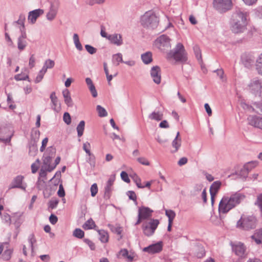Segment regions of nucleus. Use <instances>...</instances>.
<instances>
[{"label": "nucleus", "instance_id": "57", "mask_svg": "<svg viewBox=\"0 0 262 262\" xmlns=\"http://www.w3.org/2000/svg\"><path fill=\"white\" fill-rule=\"evenodd\" d=\"M45 182L43 180H41V179L40 178H38V180L36 184L37 188L38 190L42 189L45 186Z\"/></svg>", "mask_w": 262, "mask_h": 262}, {"label": "nucleus", "instance_id": "45", "mask_svg": "<svg viewBox=\"0 0 262 262\" xmlns=\"http://www.w3.org/2000/svg\"><path fill=\"white\" fill-rule=\"evenodd\" d=\"M29 242L30 245V247L31 248V252L33 253L34 252V246L33 244L36 242V240L35 238V236L33 234H31L29 235L28 238Z\"/></svg>", "mask_w": 262, "mask_h": 262}, {"label": "nucleus", "instance_id": "1", "mask_svg": "<svg viewBox=\"0 0 262 262\" xmlns=\"http://www.w3.org/2000/svg\"><path fill=\"white\" fill-rule=\"evenodd\" d=\"M250 20L249 13L243 8L236 6L229 21L231 31L234 34L244 33L247 30Z\"/></svg>", "mask_w": 262, "mask_h": 262}, {"label": "nucleus", "instance_id": "24", "mask_svg": "<svg viewBox=\"0 0 262 262\" xmlns=\"http://www.w3.org/2000/svg\"><path fill=\"white\" fill-rule=\"evenodd\" d=\"M247 165H244L243 167L239 171H236L230 176L234 174L238 175L240 178H243L245 180H246L249 173L248 169L247 168Z\"/></svg>", "mask_w": 262, "mask_h": 262}, {"label": "nucleus", "instance_id": "10", "mask_svg": "<svg viewBox=\"0 0 262 262\" xmlns=\"http://www.w3.org/2000/svg\"><path fill=\"white\" fill-rule=\"evenodd\" d=\"M166 58L172 64L180 61V42L177 43L176 47L167 53Z\"/></svg>", "mask_w": 262, "mask_h": 262}, {"label": "nucleus", "instance_id": "39", "mask_svg": "<svg viewBox=\"0 0 262 262\" xmlns=\"http://www.w3.org/2000/svg\"><path fill=\"white\" fill-rule=\"evenodd\" d=\"M96 110L98 112L99 116L100 117H106L107 115V113L105 109L100 105L97 106Z\"/></svg>", "mask_w": 262, "mask_h": 262}, {"label": "nucleus", "instance_id": "22", "mask_svg": "<svg viewBox=\"0 0 262 262\" xmlns=\"http://www.w3.org/2000/svg\"><path fill=\"white\" fill-rule=\"evenodd\" d=\"M62 95L64 98L65 103L69 106L72 107L73 105V102L71 97L70 92L67 89L62 91Z\"/></svg>", "mask_w": 262, "mask_h": 262}, {"label": "nucleus", "instance_id": "33", "mask_svg": "<svg viewBox=\"0 0 262 262\" xmlns=\"http://www.w3.org/2000/svg\"><path fill=\"white\" fill-rule=\"evenodd\" d=\"M112 61L116 66H118L120 62H123L122 55L121 53H117L113 55Z\"/></svg>", "mask_w": 262, "mask_h": 262}, {"label": "nucleus", "instance_id": "41", "mask_svg": "<svg viewBox=\"0 0 262 262\" xmlns=\"http://www.w3.org/2000/svg\"><path fill=\"white\" fill-rule=\"evenodd\" d=\"M56 153V149L53 146L48 147L44 154L45 155L49 156L52 158L55 156Z\"/></svg>", "mask_w": 262, "mask_h": 262}, {"label": "nucleus", "instance_id": "60", "mask_svg": "<svg viewBox=\"0 0 262 262\" xmlns=\"http://www.w3.org/2000/svg\"><path fill=\"white\" fill-rule=\"evenodd\" d=\"M52 158H53L52 157H51L49 156L45 155L44 154V155L43 156V165H45L50 164Z\"/></svg>", "mask_w": 262, "mask_h": 262}, {"label": "nucleus", "instance_id": "46", "mask_svg": "<svg viewBox=\"0 0 262 262\" xmlns=\"http://www.w3.org/2000/svg\"><path fill=\"white\" fill-rule=\"evenodd\" d=\"M12 253V250L10 249L5 250L2 255L3 259L5 260H8L10 259Z\"/></svg>", "mask_w": 262, "mask_h": 262}, {"label": "nucleus", "instance_id": "5", "mask_svg": "<svg viewBox=\"0 0 262 262\" xmlns=\"http://www.w3.org/2000/svg\"><path fill=\"white\" fill-rule=\"evenodd\" d=\"M230 245L232 251L237 256V262H243V259L247 257L248 254L246 253L247 248L244 243L238 242L234 244L231 242Z\"/></svg>", "mask_w": 262, "mask_h": 262}, {"label": "nucleus", "instance_id": "40", "mask_svg": "<svg viewBox=\"0 0 262 262\" xmlns=\"http://www.w3.org/2000/svg\"><path fill=\"white\" fill-rule=\"evenodd\" d=\"M73 236L78 238H82L84 235V232L80 228H76L73 233Z\"/></svg>", "mask_w": 262, "mask_h": 262}, {"label": "nucleus", "instance_id": "58", "mask_svg": "<svg viewBox=\"0 0 262 262\" xmlns=\"http://www.w3.org/2000/svg\"><path fill=\"white\" fill-rule=\"evenodd\" d=\"M90 190L92 196H95L98 192V187L97 184H93L91 186Z\"/></svg>", "mask_w": 262, "mask_h": 262}, {"label": "nucleus", "instance_id": "27", "mask_svg": "<svg viewBox=\"0 0 262 262\" xmlns=\"http://www.w3.org/2000/svg\"><path fill=\"white\" fill-rule=\"evenodd\" d=\"M98 232L99 235V239L102 243H105L108 241V234L106 231L104 230H98Z\"/></svg>", "mask_w": 262, "mask_h": 262}, {"label": "nucleus", "instance_id": "54", "mask_svg": "<svg viewBox=\"0 0 262 262\" xmlns=\"http://www.w3.org/2000/svg\"><path fill=\"white\" fill-rule=\"evenodd\" d=\"M85 48L86 51L90 54H94L96 53L97 52L96 48L89 45H86L85 46Z\"/></svg>", "mask_w": 262, "mask_h": 262}, {"label": "nucleus", "instance_id": "29", "mask_svg": "<svg viewBox=\"0 0 262 262\" xmlns=\"http://www.w3.org/2000/svg\"><path fill=\"white\" fill-rule=\"evenodd\" d=\"M148 118L151 120L160 121L163 119V114L160 112H153L148 116Z\"/></svg>", "mask_w": 262, "mask_h": 262}, {"label": "nucleus", "instance_id": "44", "mask_svg": "<svg viewBox=\"0 0 262 262\" xmlns=\"http://www.w3.org/2000/svg\"><path fill=\"white\" fill-rule=\"evenodd\" d=\"M257 161H251L246 163L244 165H247V168L248 169V171L250 172L253 168H255L257 166Z\"/></svg>", "mask_w": 262, "mask_h": 262}, {"label": "nucleus", "instance_id": "52", "mask_svg": "<svg viewBox=\"0 0 262 262\" xmlns=\"http://www.w3.org/2000/svg\"><path fill=\"white\" fill-rule=\"evenodd\" d=\"M14 79L16 81L28 80L30 81L28 75H23L21 74H17L14 76Z\"/></svg>", "mask_w": 262, "mask_h": 262}, {"label": "nucleus", "instance_id": "8", "mask_svg": "<svg viewBox=\"0 0 262 262\" xmlns=\"http://www.w3.org/2000/svg\"><path fill=\"white\" fill-rule=\"evenodd\" d=\"M170 39L166 35H162L155 41V46L163 52L167 51L171 47Z\"/></svg>", "mask_w": 262, "mask_h": 262}, {"label": "nucleus", "instance_id": "47", "mask_svg": "<svg viewBox=\"0 0 262 262\" xmlns=\"http://www.w3.org/2000/svg\"><path fill=\"white\" fill-rule=\"evenodd\" d=\"M254 204L258 206L261 212L262 216V193H260L257 197L256 201Z\"/></svg>", "mask_w": 262, "mask_h": 262}, {"label": "nucleus", "instance_id": "43", "mask_svg": "<svg viewBox=\"0 0 262 262\" xmlns=\"http://www.w3.org/2000/svg\"><path fill=\"white\" fill-rule=\"evenodd\" d=\"M110 229L112 232L117 233V234H121L122 232L121 227L119 226H114L112 225H108Z\"/></svg>", "mask_w": 262, "mask_h": 262}, {"label": "nucleus", "instance_id": "19", "mask_svg": "<svg viewBox=\"0 0 262 262\" xmlns=\"http://www.w3.org/2000/svg\"><path fill=\"white\" fill-rule=\"evenodd\" d=\"M222 186V182L220 181H216L213 182L209 189L210 194L217 195Z\"/></svg>", "mask_w": 262, "mask_h": 262}, {"label": "nucleus", "instance_id": "63", "mask_svg": "<svg viewBox=\"0 0 262 262\" xmlns=\"http://www.w3.org/2000/svg\"><path fill=\"white\" fill-rule=\"evenodd\" d=\"M2 218L6 223L9 224V225L11 224V217L10 215L7 213H5L2 215Z\"/></svg>", "mask_w": 262, "mask_h": 262}, {"label": "nucleus", "instance_id": "56", "mask_svg": "<svg viewBox=\"0 0 262 262\" xmlns=\"http://www.w3.org/2000/svg\"><path fill=\"white\" fill-rule=\"evenodd\" d=\"M58 202L59 201L57 199H55L51 200L49 203V208L52 209L55 208L57 207Z\"/></svg>", "mask_w": 262, "mask_h": 262}, {"label": "nucleus", "instance_id": "12", "mask_svg": "<svg viewBox=\"0 0 262 262\" xmlns=\"http://www.w3.org/2000/svg\"><path fill=\"white\" fill-rule=\"evenodd\" d=\"M248 124L262 129V117L257 115H250L247 118Z\"/></svg>", "mask_w": 262, "mask_h": 262}, {"label": "nucleus", "instance_id": "37", "mask_svg": "<svg viewBox=\"0 0 262 262\" xmlns=\"http://www.w3.org/2000/svg\"><path fill=\"white\" fill-rule=\"evenodd\" d=\"M57 12V10L50 8L49 12L47 14V19L50 21L53 20L55 18Z\"/></svg>", "mask_w": 262, "mask_h": 262}, {"label": "nucleus", "instance_id": "34", "mask_svg": "<svg viewBox=\"0 0 262 262\" xmlns=\"http://www.w3.org/2000/svg\"><path fill=\"white\" fill-rule=\"evenodd\" d=\"M85 122L81 121L77 126L76 129L77 131V135L79 137L82 136L84 129Z\"/></svg>", "mask_w": 262, "mask_h": 262}, {"label": "nucleus", "instance_id": "38", "mask_svg": "<svg viewBox=\"0 0 262 262\" xmlns=\"http://www.w3.org/2000/svg\"><path fill=\"white\" fill-rule=\"evenodd\" d=\"M223 216L220 214V218L218 219L217 216H212L210 218L211 221L215 225L221 226L223 223Z\"/></svg>", "mask_w": 262, "mask_h": 262}, {"label": "nucleus", "instance_id": "9", "mask_svg": "<svg viewBox=\"0 0 262 262\" xmlns=\"http://www.w3.org/2000/svg\"><path fill=\"white\" fill-rule=\"evenodd\" d=\"M250 92L255 96H260L262 90V81L255 77L251 80L248 84Z\"/></svg>", "mask_w": 262, "mask_h": 262}, {"label": "nucleus", "instance_id": "20", "mask_svg": "<svg viewBox=\"0 0 262 262\" xmlns=\"http://www.w3.org/2000/svg\"><path fill=\"white\" fill-rule=\"evenodd\" d=\"M50 98L52 102V105L51 107L52 108L55 112H58L60 110V107H57L58 105L59 104L58 103V100L57 97L56 96V94L55 92H53L51 93Z\"/></svg>", "mask_w": 262, "mask_h": 262}, {"label": "nucleus", "instance_id": "23", "mask_svg": "<svg viewBox=\"0 0 262 262\" xmlns=\"http://www.w3.org/2000/svg\"><path fill=\"white\" fill-rule=\"evenodd\" d=\"M85 82L93 97L94 98L96 97L98 95L97 92L91 79L90 78H86Z\"/></svg>", "mask_w": 262, "mask_h": 262}, {"label": "nucleus", "instance_id": "26", "mask_svg": "<svg viewBox=\"0 0 262 262\" xmlns=\"http://www.w3.org/2000/svg\"><path fill=\"white\" fill-rule=\"evenodd\" d=\"M141 59L145 64L150 63L152 61V53L150 52H146L141 55Z\"/></svg>", "mask_w": 262, "mask_h": 262}, {"label": "nucleus", "instance_id": "42", "mask_svg": "<svg viewBox=\"0 0 262 262\" xmlns=\"http://www.w3.org/2000/svg\"><path fill=\"white\" fill-rule=\"evenodd\" d=\"M89 158L87 159L86 161L90 164L92 168H94L95 167L96 161L95 156L91 154V155H89Z\"/></svg>", "mask_w": 262, "mask_h": 262}, {"label": "nucleus", "instance_id": "31", "mask_svg": "<svg viewBox=\"0 0 262 262\" xmlns=\"http://www.w3.org/2000/svg\"><path fill=\"white\" fill-rule=\"evenodd\" d=\"M179 136H180V132H178L176 138H174V139L173 140V141L172 142V146L173 148V149H171L170 150V152L172 154L175 153L179 149V144H178L177 140H178V139Z\"/></svg>", "mask_w": 262, "mask_h": 262}, {"label": "nucleus", "instance_id": "3", "mask_svg": "<svg viewBox=\"0 0 262 262\" xmlns=\"http://www.w3.org/2000/svg\"><path fill=\"white\" fill-rule=\"evenodd\" d=\"M159 23V18L152 11L146 12L140 17L141 26L146 29L152 30L156 29Z\"/></svg>", "mask_w": 262, "mask_h": 262}, {"label": "nucleus", "instance_id": "18", "mask_svg": "<svg viewBox=\"0 0 262 262\" xmlns=\"http://www.w3.org/2000/svg\"><path fill=\"white\" fill-rule=\"evenodd\" d=\"M108 39L112 43L117 46H120L123 44L122 37L120 34L114 33L108 35Z\"/></svg>", "mask_w": 262, "mask_h": 262}, {"label": "nucleus", "instance_id": "21", "mask_svg": "<svg viewBox=\"0 0 262 262\" xmlns=\"http://www.w3.org/2000/svg\"><path fill=\"white\" fill-rule=\"evenodd\" d=\"M26 38L25 34L24 36H19L17 38V48L20 51L24 50L28 45Z\"/></svg>", "mask_w": 262, "mask_h": 262}, {"label": "nucleus", "instance_id": "55", "mask_svg": "<svg viewBox=\"0 0 262 262\" xmlns=\"http://www.w3.org/2000/svg\"><path fill=\"white\" fill-rule=\"evenodd\" d=\"M60 4L59 0H53L51 3L50 8L58 11Z\"/></svg>", "mask_w": 262, "mask_h": 262}, {"label": "nucleus", "instance_id": "59", "mask_svg": "<svg viewBox=\"0 0 262 262\" xmlns=\"http://www.w3.org/2000/svg\"><path fill=\"white\" fill-rule=\"evenodd\" d=\"M112 191V188L111 186H106L105 187V192L104 197L105 199H110L111 196V193Z\"/></svg>", "mask_w": 262, "mask_h": 262}, {"label": "nucleus", "instance_id": "28", "mask_svg": "<svg viewBox=\"0 0 262 262\" xmlns=\"http://www.w3.org/2000/svg\"><path fill=\"white\" fill-rule=\"evenodd\" d=\"M193 50L195 56L196 58L198 60L199 63H202L203 59H202V53H201V50L200 49V47L195 45L193 47Z\"/></svg>", "mask_w": 262, "mask_h": 262}, {"label": "nucleus", "instance_id": "25", "mask_svg": "<svg viewBox=\"0 0 262 262\" xmlns=\"http://www.w3.org/2000/svg\"><path fill=\"white\" fill-rule=\"evenodd\" d=\"M196 250L195 252V255L198 258H202L205 256L206 251L204 246L201 244H198L196 245Z\"/></svg>", "mask_w": 262, "mask_h": 262}, {"label": "nucleus", "instance_id": "14", "mask_svg": "<svg viewBox=\"0 0 262 262\" xmlns=\"http://www.w3.org/2000/svg\"><path fill=\"white\" fill-rule=\"evenodd\" d=\"M162 250V243L158 242L143 248V251L150 254L159 253Z\"/></svg>", "mask_w": 262, "mask_h": 262}, {"label": "nucleus", "instance_id": "4", "mask_svg": "<svg viewBox=\"0 0 262 262\" xmlns=\"http://www.w3.org/2000/svg\"><path fill=\"white\" fill-rule=\"evenodd\" d=\"M258 221L256 216L245 215L243 214L240 219L237 222L236 227L245 231H250L254 229L257 225Z\"/></svg>", "mask_w": 262, "mask_h": 262}, {"label": "nucleus", "instance_id": "64", "mask_svg": "<svg viewBox=\"0 0 262 262\" xmlns=\"http://www.w3.org/2000/svg\"><path fill=\"white\" fill-rule=\"evenodd\" d=\"M44 64L48 69H51L54 67L55 62L53 60L49 59L46 60Z\"/></svg>", "mask_w": 262, "mask_h": 262}, {"label": "nucleus", "instance_id": "61", "mask_svg": "<svg viewBox=\"0 0 262 262\" xmlns=\"http://www.w3.org/2000/svg\"><path fill=\"white\" fill-rule=\"evenodd\" d=\"M26 20L25 15L23 14H20L19 16L18 19L14 23H17L20 26L25 25V21Z\"/></svg>", "mask_w": 262, "mask_h": 262}, {"label": "nucleus", "instance_id": "50", "mask_svg": "<svg viewBox=\"0 0 262 262\" xmlns=\"http://www.w3.org/2000/svg\"><path fill=\"white\" fill-rule=\"evenodd\" d=\"M256 32H257V29L254 26L251 27L247 32V37L251 38Z\"/></svg>", "mask_w": 262, "mask_h": 262}, {"label": "nucleus", "instance_id": "36", "mask_svg": "<svg viewBox=\"0 0 262 262\" xmlns=\"http://www.w3.org/2000/svg\"><path fill=\"white\" fill-rule=\"evenodd\" d=\"M73 41L77 49L79 51H81L83 49L82 46L79 41V36L76 33L73 35Z\"/></svg>", "mask_w": 262, "mask_h": 262}, {"label": "nucleus", "instance_id": "2", "mask_svg": "<svg viewBox=\"0 0 262 262\" xmlns=\"http://www.w3.org/2000/svg\"><path fill=\"white\" fill-rule=\"evenodd\" d=\"M245 198L246 195L238 191L231 194L229 197L223 196L219 204V213H227L230 210L239 204Z\"/></svg>", "mask_w": 262, "mask_h": 262}, {"label": "nucleus", "instance_id": "11", "mask_svg": "<svg viewBox=\"0 0 262 262\" xmlns=\"http://www.w3.org/2000/svg\"><path fill=\"white\" fill-rule=\"evenodd\" d=\"M255 57L249 52H245L241 56V61L244 66L248 69H251L255 62Z\"/></svg>", "mask_w": 262, "mask_h": 262}, {"label": "nucleus", "instance_id": "13", "mask_svg": "<svg viewBox=\"0 0 262 262\" xmlns=\"http://www.w3.org/2000/svg\"><path fill=\"white\" fill-rule=\"evenodd\" d=\"M43 10L37 9L29 12L28 20L29 23L34 24L36 19L43 13Z\"/></svg>", "mask_w": 262, "mask_h": 262}, {"label": "nucleus", "instance_id": "51", "mask_svg": "<svg viewBox=\"0 0 262 262\" xmlns=\"http://www.w3.org/2000/svg\"><path fill=\"white\" fill-rule=\"evenodd\" d=\"M134 181L135 182L137 186L139 188H143L145 186H143L141 184V179L136 174L133 177Z\"/></svg>", "mask_w": 262, "mask_h": 262}, {"label": "nucleus", "instance_id": "35", "mask_svg": "<svg viewBox=\"0 0 262 262\" xmlns=\"http://www.w3.org/2000/svg\"><path fill=\"white\" fill-rule=\"evenodd\" d=\"M203 187V185L202 184H196L193 187V190L191 191V195L193 196L196 195L202 189Z\"/></svg>", "mask_w": 262, "mask_h": 262}, {"label": "nucleus", "instance_id": "17", "mask_svg": "<svg viewBox=\"0 0 262 262\" xmlns=\"http://www.w3.org/2000/svg\"><path fill=\"white\" fill-rule=\"evenodd\" d=\"M23 179L24 177L21 175L16 177L11 183L10 188H18L25 190L26 185L22 184Z\"/></svg>", "mask_w": 262, "mask_h": 262}, {"label": "nucleus", "instance_id": "7", "mask_svg": "<svg viewBox=\"0 0 262 262\" xmlns=\"http://www.w3.org/2000/svg\"><path fill=\"white\" fill-rule=\"evenodd\" d=\"M159 224V220L154 219L143 222L142 229L144 234L147 236L153 235Z\"/></svg>", "mask_w": 262, "mask_h": 262}, {"label": "nucleus", "instance_id": "30", "mask_svg": "<svg viewBox=\"0 0 262 262\" xmlns=\"http://www.w3.org/2000/svg\"><path fill=\"white\" fill-rule=\"evenodd\" d=\"M82 227L85 230L92 229H95L96 227V225L94 221L92 219H90L83 225Z\"/></svg>", "mask_w": 262, "mask_h": 262}, {"label": "nucleus", "instance_id": "62", "mask_svg": "<svg viewBox=\"0 0 262 262\" xmlns=\"http://www.w3.org/2000/svg\"><path fill=\"white\" fill-rule=\"evenodd\" d=\"M83 241L89 246L90 248L92 250H94L95 249V244L92 241L88 238H84Z\"/></svg>", "mask_w": 262, "mask_h": 262}, {"label": "nucleus", "instance_id": "48", "mask_svg": "<svg viewBox=\"0 0 262 262\" xmlns=\"http://www.w3.org/2000/svg\"><path fill=\"white\" fill-rule=\"evenodd\" d=\"M187 60V53L185 51L184 46L181 43V63L186 62Z\"/></svg>", "mask_w": 262, "mask_h": 262}, {"label": "nucleus", "instance_id": "6", "mask_svg": "<svg viewBox=\"0 0 262 262\" xmlns=\"http://www.w3.org/2000/svg\"><path fill=\"white\" fill-rule=\"evenodd\" d=\"M212 6L219 13L223 14L232 9L233 3L232 0H213Z\"/></svg>", "mask_w": 262, "mask_h": 262}, {"label": "nucleus", "instance_id": "53", "mask_svg": "<svg viewBox=\"0 0 262 262\" xmlns=\"http://www.w3.org/2000/svg\"><path fill=\"white\" fill-rule=\"evenodd\" d=\"M63 121L68 125L71 123V118L70 114L68 112H65L63 116Z\"/></svg>", "mask_w": 262, "mask_h": 262}, {"label": "nucleus", "instance_id": "49", "mask_svg": "<svg viewBox=\"0 0 262 262\" xmlns=\"http://www.w3.org/2000/svg\"><path fill=\"white\" fill-rule=\"evenodd\" d=\"M166 215L168 217V222H172L175 216V213L171 210H166Z\"/></svg>", "mask_w": 262, "mask_h": 262}, {"label": "nucleus", "instance_id": "32", "mask_svg": "<svg viewBox=\"0 0 262 262\" xmlns=\"http://www.w3.org/2000/svg\"><path fill=\"white\" fill-rule=\"evenodd\" d=\"M255 66L258 73L262 75V53L260 54L258 58L256 59Z\"/></svg>", "mask_w": 262, "mask_h": 262}, {"label": "nucleus", "instance_id": "15", "mask_svg": "<svg viewBox=\"0 0 262 262\" xmlns=\"http://www.w3.org/2000/svg\"><path fill=\"white\" fill-rule=\"evenodd\" d=\"M150 75L155 83L158 84L160 83L161 80V69L159 66H154L151 68Z\"/></svg>", "mask_w": 262, "mask_h": 262}, {"label": "nucleus", "instance_id": "16", "mask_svg": "<svg viewBox=\"0 0 262 262\" xmlns=\"http://www.w3.org/2000/svg\"><path fill=\"white\" fill-rule=\"evenodd\" d=\"M153 210L149 208L142 206L138 209V214L143 220H148L152 216Z\"/></svg>", "mask_w": 262, "mask_h": 262}]
</instances>
